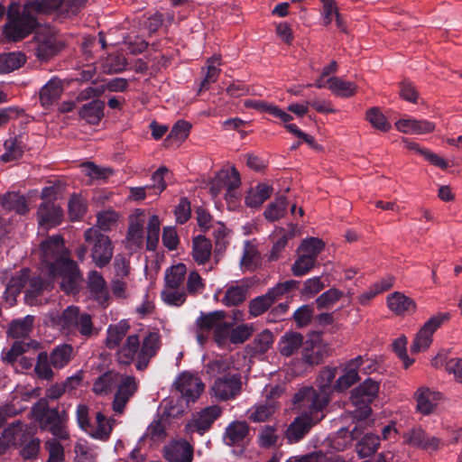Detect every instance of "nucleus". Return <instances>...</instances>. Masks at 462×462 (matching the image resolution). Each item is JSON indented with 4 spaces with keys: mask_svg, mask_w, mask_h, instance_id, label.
Masks as SVG:
<instances>
[{
    "mask_svg": "<svg viewBox=\"0 0 462 462\" xmlns=\"http://www.w3.org/2000/svg\"><path fill=\"white\" fill-rule=\"evenodd\" d=\"M246 299V290L241 286L231 287L226 290L222 301L226 306H236Z\"/></svg>",
    "mask_w": 462,
    "mask_h": 462,
    "instance_id": "obj_59",
    "label": "nucleus"
},
{
    "mask_svg": "<svg viewBox=\"0 0 462 462\" xmlns=\"http://www.w3.org/2000/svg\"><path fill=\"white\" fill-rule=\"evenodd\" d=\"M76 462H96L97 454L94 448L82 442H77L74 447Z\"/></svg>",
    "mask_w": 462,
    "mask_h": 462,
    "instance_id": "obj_62",
    "label": "nucleus"
},
{
    "mask_svg": "<svg viewBox=\"0 0 462 462\" xmlns=\"http://www.w3.org/2000/svg\"><path fill=\"white\" fill-rule=\"evenodd\" d=\"M305 409L308 410V412L297 417L286 430V438L290 443H296L302 439L310 430L323 418V415H319V411H312L310 408Z\"/></svg>",
    "mask_w": 462,
    "mask_h": 462,
    "instance_id": "obj_15",
    "label": "nucleus"
},
{
    "mask_svg": "<svg viewBox=\"0 0 462 462\" xmlns=\"http://www.w3.org/2000/svg\"><path fill=\"white\" fill-rule=\"evenodd\" d=\"M38 224L44 229H48L60 224L62 210L52 200L40 204L37 211Z\"/></svg>",
    "mask_w": 462,
    "mask_h": 462,
    "instance_id": "obj_21",
    "label": "nucleus"
},
{
    "mask_svg": "<svg viewBox=\"0 0 462 462\" xmlns=\"http://www.w3.org/2000/svg\"><path fill=\"white\" fill-rule=\"evenodd\" d=\"M146 223V215L143 209H135L130 217L127 238L134 244L140 245L143 242V226ZM161 222L157 215H150L146 227V247L150 251L155 250L160 235Z\"/></svg>",
    "mask_w": 462,
    "mask_h": 462,
    "instance_id": "obj_6",
    "label": "nucleus"
},
{
    "mask_svg": "<svg viewBox=\"0 0 462 462\" xmlns=\"http://www.w3.org/2000/svg\"><path fill=\"white\" fill-rule=\"evenodd\" d=\"M162 298L170 305L180 306L186 300V294L180 288L165 287L162 292Z\"/></svg>",
    "mask_w": 462,
    "mask_h": 462,
    "instance_id": "obj_63",
    "label": "nucleus"
},
{
    "mask_svg": "<svg viewBox=\"0 0 462 462\" xmlns=\"http://www.w3.org/2000/svg\"><path fill=\"white\" fill-rule=\"evenodd\" d=\"M249 426L245 421H232L223 436L224 442L228 446L243 445L249 435Z\"/></svg>",
    "mask_w": 462,
    "mask_h": 462,
    "instance_id": "obj_28",
    "label": "nucleus"
},
{
    "mask_svg": "<svg viewBox=\"0 0 462 462\" xmlns=\"http://www.w3.org/2000/svg\"><path fill=\"white\" fill-rule=\"evenodd\" d=\"M343 296V292L336 288H331L319 295L316 300L319 309L332 307Z\"/></svg>",
    "mask_w": 462,
    "mask_h": 462,
    "instance_id": "obj_58",
    "label": "nucleus"
},
{
    "mask_svg": "<svg viewBox=\"0 0 462 462\" xmlns=\"http://www.w3.org/2000/svg\"><path fill=\"white\" fill-rule=\"evenodd\" d=\"M115 420L106 417L102 412H97L95 422L91 423L86 433L91 438L106 441L113 430Z\"/></svg>",
    "mask_w": 462,
    "mask_h": 462,
    "instance_id": "obj_27",
    "label": "nucleus"
},
{
    "mask_svg": "<svg viewBox=\"0 0 462 462\" xmlns=\"http://www.w3.org/2000/svg\"><path fill=\"white\" fill-rule=\"evenodd\" d=\"M105 103L94 99L81 106L79 111V117L88 124L97 125L104 116Z\"/></svg>",
    "mask_w": 462,
    "mask_h": 462,
    "instance_id": "obj_31",
    "label": "nucleus"
},
{
    "mask_svg": "<svg viewBox=\"0 0 462 462\" xmlns=\"http://www.w3.org/2000/svg\"><path fill=\"white\" fill-rule=\"evenodd\" d=\"M174 386L187 403L194 402L205 389L201 379L189 372L181 373L174 382Z\"/></svg>",
    "mask_w": 462,
    "mask_h": 462,
    "instance_id": "obj_14",
    "label": "nucleus"
},
{
    "mask_svg": "<svg viewBox=\"0 0 462 462\" xmlns=\"http://www.w3.org/2000/svg\"><path fill=\"white\" fill-rule=\"evenodd\" d=\"M5 152L1 155V160L10 162L23 156V149L21 143L15 137H10L5 142Z\"/></svg>",
    "mask_w": 462,
    "mask_h": 462,
    "instance_id": "obj_49",
    "label": "nucleus"
},
{
    "mask_svg": "<svg viewBox=\"0 0 462 462\" xmlns=\"http://www.w3.org/2000/svg\"><path fill=\"white\" fill-rule=\"evenodd\" d=\"M186 271V266L183 263L172 266L166 273L165 287L179 288L184 281Z\"/></svg>",
    "mask_w": 462,
    "mask_h": 462,
    "instance_id": "obj_53",
    "label": "nucleus"
},
{
    "mask_svg": "<svg viewBox=\"0 0 462 462\" xmlns=\"http://www.w3.org/2000/svg\"><path fill=\"white\" fill-rule=\"evenodd\" d=\"M191 125L184 120H179L171 128L167 141L175 143L177 145L181 143L189 134Z\"/></svg>",
    "mask_w": 462,
    "mask_h": 462,
    "instance_id": "obj_52",
    "label": "nucleus"
},
{
    "mask_svg": "<svg viewBox=\"0 0 462 462\" xmlns=\"http://www.w3.org/2000/svg\"><path fill=\"white\" fill-rule=\"evenodd\" d=\"M277 408L276 402H266L252 407L248 411V418L254 422H263L273 415Z\"/></svg>",
    "mask_w": 462,
    "mask_h": 462,
    "instance_id": "obj_46",
    "label": "nucleus"
},
{
    "mask_svg": "<svg viewBox=\"0 0 462 462\" xmlns=\"http://www.w3.org/2000/svg\"><path fill=\"white\" fill-rule=\"evenodd\" d=\"M365 119L379 131L388 132L391 129L390 123L378 107L369 108L365 112Z\"/></svg>",
    "mask_w": 462,
    "mask_h": 462,
    "instance_id": "obj_51",
    "label": "nucleus"
},
{
    "mask_svg": "<svg viewBox=\"0 0 462 462\" xmlns=\"http://www.w3.org/2000/svg\"><path fill=\"white\" fill-rule=\"evenodd\" d=\"M211 243L202 236H199L193 240L192 256L199 264L206 263L211 255Z\"/></svg>",
    "mask_w": 462,
    "mask_h": 462,
    "instance_id": "obj_40",
    "label": "nucleus"
},
{
    "mask_svg": "<svg viewBox=\"0 0 462 462\" xmlns=\"http://www.w3.org/2000/svg\"><path fill=\"white\" fill-rule=\"evenodd\" d=\"M260 262V256L256 246L250 241L244 244L243 256L240 261V266L245 271L254 270Z\"/></svg>",
    "mask_w": 462,
    "mask_h": 462,
    "instance_id": "obj_44",
    "label": "nucleus"
},
{
    "mask_svg": "<svg viewBox=\"0 0 462 462\" xmlns=\"http://www.w3.org/2000/svg\"><path fill=\"white\" fill-rule=\"evenodd\" d=\"M60 325L64 332L90 338L99 332L93 323L92 316L76 306L67 307L60 317Z\"/></svg>",
    "mask_w": 462,
    "mask_h": 462,
    "instance_id": "obj_9",
    "label": "nucleus"
},
{
    "mask_svg": "<svg viewBox=\"0 0 462 462\" xmlns=\"http://www.w3.org/2000/svg\"><path fill=\"white\" fill-rule=\"evenodd\" d=\"M27 427L21 421L17 420L8 426L4 431L3 435L10 441L12 446L23 445L28 440Z\"/></svg>",
    "mask_w": 462,
    "mask_h": 462,
    "instance_id": "obj_38",
    "label": "nucleus"
},
{
    "mask_svg": "<svg viewBox=\"0 0 462 462\" xmlns=\"http://www.w3.org/2000/svg\"><path fill=\"white\" fill-rule=\"evenodd\" d=\"M297 226H290V230L277 228L273 234V248L270 253V259L275 261L279 258L281 252L285 248L289 239L295 236Z\"/></svg>",
    "mask_w": 462,
    "mask_h": 462,
    "instance_id": "obj_33",
    "label": "nucleus"
},
{
    "mask_svg": "<svg viewBox=\"0 0 462 462\" xmlns=\"http://www.w3.org/2000/svg\"><path fill=\"white\" fill-rule=\"evenodd\" d=\"M273 189L267 183H259L251 188L245 196V204L250 208H259L266 199H268Z\"/></svg>",
    "mask_w": 462,
    "mask_h": 462,
    "instance_id": "obj_34",
    "label": "nucleus"
},
{
    "mask_svg": "<svg viewBox=\"0 0 462 462\" xmlns=\"http://www.w3.org/2000/svg\"><path fill=\"white\" fill-rule=\"evenodd\" d=\"M222 409L218 405H212L201 409L194 412L191 419L186 423L184 431L186 434H193L194 432L203 435L208 431L213 422L221 415Z\"/></svg>",
    "mask_w": 462,
    "mask_h": 462,
    "instance_id": "obj_13",
    "label": "nucleus"
},
{
    "mask_svg": "<svg viewBox=\"0 0 462 462\" xmlns=\"http://www.w3.org/2000/svg\"><path fill=\"white\" fill-rule=\"evenodd\" d=\"M298 282L287 281L278 283L270 289L265 294L254 299L249 305L250 314L257 317L266 311L274 302L280 300L283 294L289 292L297 286Z\"/></svg>",
    "mask_w": 462,
    "mask_h": 462,
    "instance_id": "obj_12",
    "label": "nucleus"
},
{
    "mask_svg": "<svg viewBox=\"0 0 462 462\" xmlns=\"http://www.w3.org/2000/svg\"><path fill=\"white\" fill-rule=\"evenodd\" d=\"M33 412L42 430L50 431L60 439H68L69 433L67 430L69 414L65 409L59 407L49 409L46 399H40L33 407Z\"/></svg>",
    "mask_w": 462,
    "mask_h": 462,
    "instance_id": "obj_8",
    "label": "nucleus"
},
{
    "mask_svg": "<svg viewBox=\"0 0 462 462\" xmlns=\"http://www.w3.org/2000/svg\"><path fill=\"white\" fill-rule=\"evenodd\" d=\"M416 411L422 415L432 414L441 399V394L429 387L421 386L414 393Z\"/></svg>",
    "mask_w": 462,
    "mask_h": 462,
    "instance_id": "obj_20",
    "label": "nucleus"
},
{
    "mask_svg": "<svg viewBox=\"0 0 462 462\" xmlns=\"http://www.w3.org/2000/svg\"><path fill=\"white\" fill-rule=\"evenodd\" d=\"M287 206V199L282 196L276 199L273 202L268 204L263 215L265 218L271 222L277 221L285 216Z\"/></svg>",
    "mask_w": 462,
    "mask_h": 462,
    "instance_id": "obj_48",
    "label": "nucleus"
},
{
    "mask_svg": "<svg viewBox=\"0 0 462 462\" xmlns=\"http://www.w3.org/2000/svg\"><path fill=\"white\" fill-rule=\"evenodd\" d=\"M62 92V81L58 78H52L42 86L40 90L39 97L41 105L44 108H49L60 97Z\"/></svg>",
    "mask_w": 462,
    "mask_h": 462,
    "instance_id": "obj_29",
    "label": "nucleus"
},
{
    "mask_svg": "<svg viewBox=\"0 0 462 462\" xmlns=\"http://www.w3.org/2000/svg\"><path fill=\"white\" fill-rule=\"evenodd\" d=\"M337 375V368L325 367L319 376V388L303 387L294 395V404L298 408H310L312 411H321L329 402L331 383Z\"/></svg>",
    "mask_w": 462,
    "mask_h": 462,
    "instance_id": "obj_5",
    "label": "nucleus"
},
{
    "mask_svg": "<svg viewBox=\"0 0 462 462\" xmlns=\"http://www.w3.org/2000/svg\"><path fill=\"white\" fill-rule=\"evenodd\" d=\"M325 247L324 242L317 237H310L302 241L298 248V254L310 257L317 262L318 255Z\"/></svg>",
    "mask_w": 462,
    "mask_h": 462,
    "instance_id": "obj_47",
    "label": "nucleus"
},
{
    "mask_svg": "<svg viewBox=\"0 0 462 462\" xmlns=\"http://www.w3.org/2000/svg\"><path fill=\"white\" fill-rule=\"evenodd\" d=\"M83 172L92 180H106L113 173L110 168H102L95 165L93 162H88L81 164Z\"/></svg>",
    "mask_w": 462,
    "mask_h": 462,
    "instance_id": "obj_56",
    "label": "nucleus"
},
{
    "mask_svg": "<svg viewBox=\"0 0 462 462\" xmlns=\"http://www.w3.org/2000/svg\"><path fill=\"white\" fill-rule=\"evenodd\" d=\"M364 364V357L358 356L339 365L341 375L334 384V390L343 392L360 380L358 370Z\"/></svg>",
    "mask_w": 462,
    "mask_h": 462,
    "instance_id": "obj_17",
    "label": "nucleus"
},
{
    "mask_svg": "<svg viewBox=\"0 0 462 462\" xmlns=\"http://www.w3.org/2000/svg\"><path fill=\"white\" fill-rule=\"evenodd\" d=\"M36 55L40 60H48L60 50L54 33L49 28L41 29L36 34Z\"/></svg>",
    "mask_w": 462,
    "mask_h": 462,
    "instance_id": "obj_24",
    "label": "nucleus"
},
{
    "mask_svg": "<svg viewBox=\"0 0 462 462\" xmlns=\"http://www.w3.org/2000/svg\"><path fill=\"white\" fill-rule=\"evenodd\" d=\"M37 24L31 11L24 8L21 13L9 14V22L5 25L4 33L9 41L18 42L29 35Z\"/></svg>",
    "mask_w": 462,
    "mask_h": 462,
    "instance_id": "obj_11",
    "label": "nucleus"
},
{
    "mask_svg": "<svg viewBox=\"0 0 462 462\" xmlns=\"http://www.w3.org/2000/svg\"><path fill=\"white\" fill-rule=\"evenodd\" d=\"M165 457L169 462H191L193 447L188 440H176L165 448Z\"/></svg>",
    "mask_w": 462,
    "mask_h": 462,
    "instance_id": "obj_26",
    "label": "nucleus"
},
{
    "mask_svg": "<svg viewBox=\"0 0 462 462\" xmlns=\"http://www.w3.org/2000/svg\"><path fill=\"white\" fill-rule=\"evenodd\" d=\"M44 448L48 453L47 462L65 461L64 448L56 439L47 440L44 444Z\"/></svg>",
    "mask_w": 462,
    "mask_h": 462,
    "instance_id": "obj_55",
    "label": "nucleus"
},
{
    "mask_svg": "<svg viewBox=\"0 0 462 462\" xmlns=\"http://www.w3.org/2000/svg\"><path fill=\"white\" fill-rule=\"evenodd\" d=\"M316 263L312 258L298 254V258L291 270L293 275L300 277L309 273L315 266Z\"/></svg>",
    "mask_w": 462,
    "mask_h": 462,
    "instance_id": "obj_61",
    "label": "nucleus"
},
{
    "mask_svg": "<svg viewBox=\"0 0 462 462\" xmlns=\"http://www.w3.org/2000/svg\"><path fill=\"white\" fill-rule=\"evenodd\" d=\"M241 184L238 171L232 168L230 170L219 171L209 183V191L213 198L217 197L227 187L239 188Z\"/></svg>",
    "mask_w": 462,
    "mask_h": 462,
    "instance_id": "obj_18",
    "label": "nucleus"
},
{
    "mask_svg": "<svg viewBox=\"0 0 462 462\" xmlns=\"http://www.w3.org/2000/svg\"><path fill=\"white\" fill-rule=\"evenodd\" d=\"M235 367L232 357H221L210 361L207 365V371L212 375H217L209 388L211 397L219 401L235 399L242 391L241 376L237 373H232Z\"/></svg>",
    "mask_w": 462,
    "mask_h": 462,
    "instance_id": "obj_2",
    "label": "nucleus"
},
{
    "mask_svg": "<svg viewBox=\"0 0 462 462\" xmlns=\"http://www.w3.org/2000/svg\"><path fill=\"white\" fill-rule=\"evenodd\" d=\"M379 447V437L374 434H365L357 443L356 452L362 457H369L374 454Z\"/></svg>",
    "mask_w": 462,
    "mask_h": 462,
    "instance_id": "obj_50",
    "label": "nucleus"
},
{
    "mask_svg": "<svg viewBox=\"0 0 462 462\" xmlns=\"http://www.w3.org/2000/svg\"><path fill=\"white\" fill-rule=\"evenodd\" d=\"M84 239L91 245V257L95 264L99 268L107 265L114 253L110 238L97 228L90 227L84 232Z\"/></svg>",
    "mask_w": 462,
    "mask_h": 462,
    "instance_id": "obj_10",
    "label": "nucleus"
},
{
    "mask_svg": "<svg viewBox=\"0 0 462 462\" xmlns=\"http://www.w3.org/2000/svg\"><path fill=\"white\" fill-rule=\"evenodd\" d=\"M122 374L116 371H108L97 377L93 384V392L98 395L108 394L117 385Z\"/></svg>",
    "mask_w": 462,
    "mask_h": 462,
    "instance_id": "obj_35",
    "label": "nucleus"
},
{
    "mask_svg": "<svg viewBox=\"0 0 462 462\" xmlns=\"http://www.w3.org/2000/svg\"><path fill=\"white\" fill-rule=\"evenodd\" d=\"M40 257L51 276L60 279V288L73 293L81 280L77 263L70 259L69 252L61 236L48 237L41 244Z\"/></svg>",
    "mask_w": 462,
    "mask_h": 462,
    "instance_id": "obj_1",
    "label": "nucleus"
},
{
    "mask_svg": "<svg viewBox=\"0 0 462 462\" xmlns=\"http://www.w3.org/2000/svg\"><path fill=\"white\" fill-rule=\"evenodd\" d=\"M46 286L47 283L40 276L30 278L29 271L23 269L6 283L4 298L10 305H13L22 288H25L26 302L34 305L37 303V297L41 295Z\"/></svg>",
    "mask_w": 462,
    "mask_h": 462,
    "instance_id": "obj_7",
    "label": "nucleus"
},
{
    "mask_svg": "<svg viewBox=\"0 0 462 462\" xmlns=\"http://www.w3.org/2000/svg\"><path fill=\"white\" fill-rule=\"evenodd\" d=\"M103 66L107 73H118L125 69L126 60L122 54H112L106 59Z\"/></svg>",
    "mask_w": 462,
    "mask_h": 462,
    "instance_id": "obj_64",
    "label": "nucleus"
},
{
    "mask_svg": "<svg viewBox=\"0 0 462 462\" xmlns=\"http://www.w3.org/2000/svg\"><path fill=\"white\" fill-rule=\"evenodd\" d=\"M87 286L92 299L103 307L108 305L110 299L109 291L101 273L97 271H90L88 274Z\"/></svg>",
    "mask_w": 462,
    "mask_h": 462,
    "instance_id": "obj_22",
    "label": "nucleus"
},
{
    "mask_svg": "<svg viewBox=\"0 0 462 462\" xmlns=\"http://www.w3.org/2000/svg\"><path fill=\"white\" fill-rule=\"evenodd\" d=\"M328 88L335 95L350 97L356 93L357 86L351 81H346L339 77H331L327 80Z\"/></svg>",
    "mask_w": 462,
    "mask_h": 462,
    "instance_id": "obj_37",
    "label": "nucleus"
},
{
    "mask_svg": "<svg viewBox=\"0 0 462 462\" xmlns=\"http://www.w3.org/2000/svg\"><path fill=\"white\" fill-rule=\"evenodd\" d=\"M136 390L137 383L134 377L122 374L113 401L114 411L118 413L123 412L126 403Z\"/></svg>",
    "mask_w": 462,
    "mask_h": 462,
    "instance_id": "obj_19",
    "label": "nucleus"
},
{
    "mask_svg": "<svg viewBox=\"0 0 462 462\" xmlns=\"http://www.w3.org/2000/svg\"><path fill=\"white\" fill-rule=\"evenodd\" d=\"M73 347L69 344L57 346L49 355L51 365L55 369L66 366L72 358Z\"/></svg>",
    "mask_w": 462,
    "mask_h": 462,
    "instance_id": "obj_39",
    "label": "nucleus"
},
{
    "mask_svg": "<svg viewBox=\"0 0 462 462\" xmlns=\"http://www.w3.org/2000/svg\"><path fill=\"white\" fill-rule=\"evenodd\" d=\"M395 127L398 131L406 134H426L435 131L434 123L412 117H403L395 122Z\"/></svg>",
    "mask_w": 462,
    "mask_h": 462,
    "instance_id": "obj_25",
    "label": "nucleus"
},
{
    "mask_svg": "<svg viewBox=\"0 0 462 462\" xmlns=\"http://www.w3.org/2000/svg\"><path fill=\"white\" fill-rule=\"evenodd\" d=\"M403 438L406 444L428 451L437 450L440 447L439 439L428 436L420 428L410 430Z\"/></svg>",
    "mask_w": 462,
    "mask_h": 462,
    "instance_id": "obj_23",
    "label": "nucleus"
},
{
    "mask_svg": "<svg viewBox=\"0 0 462 462\" xmlns=\"http://www.w3.org/2000/svg\"><path fill=\"white\" fill-rule=\"evenodd\" d=\"M2 206L20 215H24L29 210L25 197L17 192H9L5 195L2 199Z\"/></svg>",
    "mask_w": 462,
    "mask_h": 462,
    "instance_id": "obj_42",
    "label": "nucleus"
},
{
    "mask_svg": "<svg viewBox=\"0 0 462 462\" xmlns=\"http://www.w3.org/2000/svg\"><path fill=\"white\" fill-rule=\"evenodd\" d=\"M129 325L126 322L121 321L116 325L109 326L107 329V337L106 339V346L109 349H115L119 346L122 339L128 332Z\"/></svg>",
    "mask_w": 462,
    "mask_h": 462,
    "instance_id": "obj_45",
    "label": "nucleus"
},
{
    "mask_svg": "<svg viewBox=\"0 0 462 462\" xmlns=\"http://www.w3.org/2000/svg\"><path fill=\"white\" fill-rule=\"evenodd\" d=\"M379 393V383L368 378L351 392L350 402L356 408L352 412L354 418L358 423L349 431L346 429H341L338 431V437H343L349 432L348 441L356 439L364 430V420L370 415L372 410L368 406Z\"/></svg>",
    "mask_w": 462,
    "mask_h": 462,
    "instance_id": "obj_4",
    "label": "nucleus"
},
{
    "mask_svg": "<svg viewBox=\"0 0 462 462\" xmlns=\"http://www.w3.org/2000/svg\"><path fill=\"white\" fill-rule=\"evenodd\" d=\"M34 322V317L27 315L23 319L11 321L8 335L14 338L25 337L31 332Z\"/></svg>",
    "mask_w": 462,
    "mask_h": 462,
    "instance_id": "obj_41",
    "label": "nucleus"
},
{
    "mask_svg": "<svg viewBox=\"0 0 462 462\" xmlns=\"http://www.w3.org/2000/svg\"><path fill=\"white\" fill-rule=\"evenodd\" d=\"M51 360L47 352H41L37 357V363L35 365V373L41 379L51 380L54 376V373L51 369Z\"/></svg>",
    "mask_w": 462,
    "mask_h": 462,
    "instance_id": "obj_54",
    "label": "nucleus"
},
{
    "mask_svg": "<svg viewBox=\"0 0 462 462\" xmlns=\"http://www.w3.org/2000/svg\"><path fill=\"white\" fill-rule=\"evenodd\" d=\"M387 306L398 316L416 310L415 301L400 291H394L387 297Z\"/></svg>",
    "mask_w": 462,
    "mask_h": 462,
    "instance_id": "obj_30",
    "label": "nucleus"
},
{
    "mask_svg": "<svg viewBox=\"0 0 462 462\" xmlns=\"http://www.w3.org/2000/svg\"><path fill=\"white\" fill-rule=\"evenodd\" d=\"M331 348L319 334H312L304 343L302 359L310 365H316L330 355Z\"/></svg>",
    "mask_w": 462,
    "mask_h": 462,
    "instance_id": "obj_16",
    "label": "nucleus"
},
{
    "mask_svg": "<svg viewBox=\"0 0 462 462\" xmlns=\"http://www.w3.org/2000/svg\"><path fill=\"white\" fill-rule=\"evenodd\" d=\"M304 345L303 336L296 331L284 333L279 342V351L284 356L294 355Z\"/></svg>",
    "mask_w": 462,
    "mask_h": 462,
    "instance_id": "obj_32",
    "label": "nucleus"
},
{
    "mask_svg": "<svg viewBox=\"0 0 462 462\" xmlns=\"http://www.w3.org/2000/svg\"><path fill=\"white\" fill-rule=\"evenodd\" d=\"M40 445L41 441L37 438L32 437L30 434L28 435V440L23 443L22 446V449L20 451V455L23 460H32L38 457L40 453Z\"/></svg>",
    "mask_w": 462,
    "mask_h": 462,
    "instance_id": "obj_57",
    "label": "nucleus"
},
{
    "mask_svg": "<svg viewBox=\"0 0 462 462\" xmlns=\"http://www.w3.org/2000/svg\"><path fill=\"white\" fill-rule=\"evenodd\" d=\"M224 318L225 313L223 311H215L199 318L197 324L200 329L215 330Z\"/></svg>",
    "mask_w": 462,
    "mask_h": 462,
    "instance_id": "obj_60",
    "label": "nucleus"
},
{
    "mask_svg": "<svg viewBox=\"0 0 462 462\" xmlns=\"http://www.w3.org/2000/svg\"><path fill=\"white\" fill-rule=\"evenodd\" d=\"M160 346V336L156 332L147 334L143 339L142 346L137 335H130L119 348L117 358L120 363L130 364L135 357L136 369L142 371L148 366L150 360L155 356Z\"/></svg>",
    "mask_w": 462,
    "mask_h": 462,
    "instance_id": "obj_3",
    "label": "nucleus"
},
{
    "mask_svg": "<svg viewBox=\"0 0 462 462\" xmlns=\"http://www.w3.org/2000/svg\"><path fill=\"white\" fill-rule=\"evenodd\" d=\"M26 60L22 52H8L0 55V72L10 73L21 68Z\"/></svg>",
    "mask_w": 462,
    "mask_h": 462,
    "instance_id": "obj_43",
    "label": "nucleus"
},
{
    "mask_svg": "<svg viewBox=\"0 0 462 462\" xmlns=\"http://www.w3.org/2000/svg\"><path fill=\"white\" fill-rule=\"evenodd\" d=\"M245 106L248 108H254L261 112H267L286 123L292 120V116L290 114L282 110L277 106L265 101L249 99L245 102Z\"/></svg>",
    "mask_w": 462,
    "mask_h": 462,
    "instance_id": "obj_36",
    "label": "nucleus"
}]
</instances>
